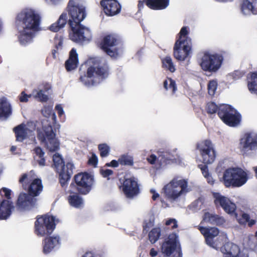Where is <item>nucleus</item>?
I'll use <instances>...</instances> for the list:
<instances>
[{"label":"nucleus","mask_w":257,"mask_h":257,"mask_svg":"<svg viewBox=\"0 0 257 257\" xmlns=\"http://www.w3.org/2000/svg\"><path fill=\"white\" fill-rule=\"evenodd\" d=\"M249 216L246 213H243L241 215V217L240 218L238 219V222L240 224H244L246 222H248V224L249 226H251L255 223V221L254 220H249Z\"/></svg>","instance_id":"nucleus-51"},{"label":"nucleus","mask_w":257,"mask_h":257,"mask_svg":"<svg viewBox=\"0 0 257 257\" xmlns=\"http://www.w3.org/2000/svg\"><path fill=\"white\" fill-rule=\"evenodd\" d=\"M46 3L50 5H57L62 0H44Z\"/></svg>","instance_id":"nucleus-63"},{"label":"nucleus","mask_w":257,"mask_h":257,"mask_svg":"<svg viewBox=\"0 0 257 257\" xmlns=\"http://www.w3.org/2000/svg\"><path fill=\"white\" fill-rule=\"evenodd\" d=\"M188 34V28L186 27H183L181 29L178 34V38L176 42L180 43H191V39L187 36Z\"/></svg>","instance_id":"nucleus-42"},{"label":"nucleus","mask_w":257,"mask_h":257,"mask_svg":"<svg viewBox=\"0 0 257 257\" xmlns=\"http://www.w3.org/2000/svg\"><path fill=\"white\" fill-rule=\"evenodd\" d=\"M122 190L127 198H132L137 196L139 193L137 179L134 177L126 179L123 183Z\"/></svg>","instance_id":"nucleus-21"},{"label":"nucleus","mask_w":257,"mask_h":257,"mask_svg":"<svg viewBox=\"0 0 257 257\" xmlns=\"http://www.w3.org/2000/svg\"><path fill=\"white\" fill-rule=\"evenodd\" d=\"M19 181L23 188L27 189L28 193L34 198L39 195L43 191L42 180L33 171L22 174Z\"/></svg>","instance_id":"nucleus-5"},{"label":"nucleus","mask_w":257,"mask_h":257,"mask_svg":"<svg viewBox=\"0 0 257 257\" xmlns=\"http://www.w3.org/2000/svg\"><path fill=\"white\" fill-rule=\"evenodd\" d=\"M165 224L167 226H171L172 229L176 228L178 227L177 221L174 218H170L166 220Z\"/></svg>","instance_id":"nucleus-56"},{"label":"nucleus","mask_w":257,"mask_h":257,"mask_svg":"<svg viewBox=\"0 0 257 257\" xmlns=\"http://www.w3.org/2000/svg\"><path fill=\"white\" fill-rule=\"evenodd\" d=\"M70 26H76L84 20L86 16L84 7L78 0H70L67 6Z\"/></svg>","instance_id":"nucleus-10"},{"label":"nucleus","mask_w":257,"mask_h":257,"mask_svg":"<svg viewBox=\"0 0 257 257\" xmlns=\"http://www.w3.org/2000/svg\"><path fill=\"white\" fill-rule=\"evenodd\" d=\"M204 164L212 163L216 158V152L212 142L209 140H202L196 146Z\"/></svg>","instance_id":"nucleus-13"},{"label":"nucleus","mask_w":257,"mask_h":257,"mask_svg":"<svg viewBox=\"0 0 257 257\" xmlns=\"http://www.w3.org/2000/svg\"><path fill=\"white\" fill-rule=\"evenodd\" d=\"M241 11L244 15L257 14V0H242Z\"/></svg>","instance_id":"nucleus-28"},{"label":"nucleus","mask_w":257,"mask_h":257,"mask_svg":"<svg viewBox=\"0 0 257 257\" xmlns=\"http://www.w3.org/2000/svg\"><path fill=\"white\" fill-rule=\"evenodd\" d=\"M75 181L78 191L82 194H87L92 188L93 178L87 173H79L75 176Z\"/></svg>","instance_id":"nucleus-16"},{"label":"nucleus","mask_w":257,"mask_h":257,"mask_svg":"<svg viewBox=\"0 0 257 257\" xmlns=\"http://www.w3.org/2000/svg\"><path fill=\"white\" fill-rule=\"evenodd\" d=\"M206 109L209 114H214L218 110L219 117L230 126H236L240 122V114L230 105L222 104L218 107L214 102H209L206 105Z\"/></svg>","instance_id":"nucleus-2"},{"label":"nucleus","mask_w":257,"mask_h":257,"mask_svg":"<svg viewBox=\"0 0 257 257\" xmlns=\"http://www.w3.org/2000/svg\"><path fill=\"white\" fill-rule=\"evenodd\" d=\"M68 201L69 204L75 208H80L84 206L83 198L77 194H73L68 197Z\"/></svg>","instance_id":"nucleus-37"},{"label":"nucleus","mask_w":257,"mask_h":257,"mask_svg":"<svg viewBox=\"0 0 257 257\" xmlns=\"http://www.w3.org/2000/svg\"><path fill=\"white\" fill-rule=\"evenodd\" d=\"M162 63L163 67L166 70L170 71L171 72H174L175 71V65L170 56H166L163 59Z\"/></svg>","instance_id":"nucleus-45"},{"label":"nucleus","mask_w":257,"mask_h":257,"mask_svg":"<svg viewBox=\"0 0 257 257\" xmlns=\"http://www.w3.org/2000/svg\"><path fill=\"white\" fill-rule=\"evenodd\" d=\"M35 131L36 125L33 122L22 123L14 128L16 140L19 142H22L27 139L35 140Z\"/></svg>","instance_id":"nucleus-14"},{"label":"nucleus","mask_w":257,"mask_h":257,"mask_svg":"<svg viewBox=\"0 0 257 257\" xmlns=\"http://www.w3.org/2000/svg\"><path fill=\"white\" fill-rule=\"evenodd\" d=\"M61 244V238L58 235L46 237L43 241V252L45 254H48L54 249L58 248Z\"/></svg>","instance_id":"nucleus-25"},{"label":"nucleus","mask_w":257,"mask_h":257,"mask_svg":"<svg viewBox=\"0 0 257 257\" xmlns=\"http://www.w3.org/2000/svg\"><path fill=\"white\" fill-rule=\"evenodd\" d=\"M52 108H53L52 105H50L45 106L44 107V108L42 109V113L43 115L45 117H46V118L42 120V121L45 119H47L48 120H49L47 118L51 116L52 119L53 120V122L54 123L56 122V114H55V113H54L53 112ZM49 122L50 123V122Z\"/></svg>","instance_id":"nucleus-43"},{"label":"nucleus","mask_w":257,"mask_h":257,"mask_svg":"<svg viewBox=\"0 0 257 257\" xmlns=\"http://www.w3.org/2000/svg\"><path fill=\"white\" fill-rule=\"evenodd\" d=\"M151 193L152 194V199L153 200H156L160 198V195L154 189H151L150 190Z\"/></svg>","instance_id":"nucleus-62"},{"label":"nucleus","mask_w":257,"mask_h":257,"mask_svg":"<svg viewBox=\"0 0 257 257\" xmlns=\"http://www.w3.org/2000/svg\"><path fill=\"white\" fill-rule=\"evenodd\" d=\"M67 20V14L66 13H62L60 15L58 20L49 27V30L54 32H58L65 26Z\"/></svg>","instance_id":"nucleus-36"},{"label":"nucleus","mask_w":257,"mask_h":257,"mask_svg":"<svg viewBox=\"0 0 257 257\" xmlns=\"http://www.w3.org/2000/svg\"><path fill=\"white\" fill-rule=\"evenodd\" d=\"M3 192L4 193V196L7 198L6 200H11L12 190L6 187H3L0 190V193Z\"/></svg>","instance_id":"nucleus-55"},{"label":"nucleus","mask_w":257,"mask_h":257,"mask_svg":"<svg viewBox=\"0 0 257 257\" xmlns=\"http://www.w3.org/2000/svg\"><path fill=\"white\" fill-rule=\"evenodd\" d=\"M249 172L240 168H229L225 170L221 180L226 187H240L248 180Z\"/></svg>","instance_id":"nucleus-4"},{"label":"nucleus","mask_w":257,"mask_h":257,"mask_svg":"<svg viewBox=\"0 0 257 257\" xmlns=\"http://www.w3.org/2000/svg\"><path fill=\"white\" fill-rule=\"evenodd\" d=\"M70 39L79 43H88L92 38V33L90 29L80 24L70 27Z\"/></svg>","instance_id":"nucleus-12"},{"label":"nucleus","mask_w":257,"mask_h":257,"mask_svg":"<svg viewBox=\"0 0 257 257\" xmlns=\"http://www.w3.org/2000/svg\"><path fill=\"white\" fill-rule=\"evenodd\" d=\"M239 146L244 156H247L249 151L257 150V133L249 132L244 134L239 140Z\"/></svg>","instance_id":"nucleus-15"},{"label":"nucleus","mask_w":257,"mask_h":257,"mask_svg":"<svg viewBox=\"0 0 257 257\" xmlns=\"http://www.w3.org/2000/svg\"><path fill=\"white\" fill-rule=\"evenodd\" d=\"M223 62V57L219 54L205 52L200 58L199 64L204 71L216 73L220 68Z\"/></svg>","instance_id":"nucleus-8"},{"label":"nucleus","mask_w":257,"mask_h":257,"mask_svg":"<svg viewBox=\"0 0 257 257\" xmlns=\"http://www.w3.org/2000/svg\"><path fill=\"white\" fill-rule=\"evenodd\" d=\"M81 257H102V254L96 250L86 251Z\"/></svg>","instance_id":"nucleus-53"},{"label":"nucleus","mask_w":257,"mask_h":257,"mask_svg":"<svg viewBox=\"0 0 257 257\" xmlns=\"http://www.w3.org/2000/svg\"><path fill=\"white\" fill-rule=\"evenodd\" d=\"M158 254V251L155 248H152L151 249L150 251V255L152 257H155Z\"/></svg>","instance_id":"nucleus-64"},{"label":"nucleus","mask_w":257,"mask_h":257,"mask_svg":"<svg viewBox=\"0 0 257 257\" xmlns=\"http://www.w3.org/2000/svg\"><path fill=\"white\" fill-rule=\"evenodd\" d=\"M161 235V229L159 227L153 228L149 234L150 241L153 243H155L159 238Z\"/></svg>","instance_id":"nucleus-48"},{"label":"nucleus","mask_w":257,"mask_h":257,"mask_svg":"<svg viewBox=\"0 0 257 257\" xmlns=\"http://www.w3.org/2000/svg\"><path fill=\"white\" fill-rule=\"evenodd\" d=\"M32 96L31 94L28 95L24 91H22L19 95V99L21 102H27L29 100V99Z\"/></svg>","instance_id":"nucleus-57"},{"label":"nucleus","mask_w":257,"mask_h":257,"mask_svg":"<svg viewBox=\"0 0 257 257\" xmlns=\"http://www.w3.org/2000/svg\"><path fill=\"white\" fill-rule=\"evenodd\" d=\"M14 206L12 200H3L0 203V219L8 218L14 209Z\"/></svg>","instance_id":"nucleus-29"},{"label":"nucleus","mask_w":257,"mask_h":257,"mask_svg":"<svg viewBox=\"0 0 257 257\" xmlns=\"http://www.w3.org/2000/svg\"><path fill=\"white\" fill-rule=\"evenodd\" d=\"M86 64V74L81 75L79 78L84 85L87 87L95 85L108 76L109 67L104 59L99 57H90Z\"/></svg>","instance_id":"nucleus-1"},{"label":"nucleus","mask_w":257,"mask_h":257,"mask_svg":"<svg viewBox=\"0 0 257 257\" xmlns=\"http://www.w3.org/2000/svg\"><path fill=\"white\" fill-rule=\"evenodd\" d=\"M36 202V199L30 194L21 192L16 202V209L20 212L29 210L35 205Z\"/></svg>","instance_id":"nucleus-20"},{"label":"nucleus","mask_w":257,"mask_h":257,"mask_svg":"<svg viewBox=\"0 0 257 257\" xmlns=\"http://www.w3.org/2000/svg\"><path fill=\"white\" fill-rule=\"evenodd\" d=\"M203 220L206 222L217 225H221L225 222L223 217L218 216L213 213L206 212L203 217Z\"/></svg>","instance_id":"nucleus-33"},{"label":"nucleus","mask_w":257,"mask_h":257,"mask_svg":"<svg viewBox=\"0 0 257 257\" xmlns=\"http://www.w3.org/2000/svg\"><path fill=\"white\" fill-rule=\"evenodd\" d=\"M55 109L59 116H61L64 114V110L62 106L60 104H58L55 106Z\"/></svg>","instance_id":"nucleus-61"},{"label":"nucleus","mask_w":257,"mask_h":257,"mask_svg":"<svg viewBox=\"0 0 257 257\" xmlns=\"http://www.w3.org/2000/svg\"><path fill=\"white\" fill-rule=\"evenodd\" d=\"M175 158L168 152H158L157 155L152 154L148 158V161L151 164H158L162 165L174 161Z\"/></svg>","instance_id":"nucleus-26"},{"label":"nucleus","mask_w":257,"mask_h":257,"mask_svg":"<svg viewBox=\"0 0 257 257\" xmlns=\"http://www.w3.org/2000/svg\"><path fill=\"white\" fill-rule=\"evenodd\" d=\"M88 163L93 167H96L98 164V158L95 154H92L89 158Z\"/></svg>","instance_id":"nucleus-54"},{"label":"nucleus","mask_w":257,"mask_h":257,"mask_svg":"<svg viewBox=\"0 0 257 257\" xmlns=\"http://www.w3.org/2000/svg\"><path fill=\"white\" fill-rule=\"evenodd\" d=\"M101 174L103 177H108L113 174V171L110 169H102Z\"/></svg>","instance_id":"nucleus-59"},{"label":"nucleus","mask_w":257,"mask_h":257,"mask_svg":"<svg viewBox=\"0 0 257 257\" xmlns=\"http://www.w3.org/2000/svg\"><path fill=\"white\" fill-rule=\"evenodd\" d=\"M117 45V41L116 37L112 35H108L104 38L101 43V48L116 46Z\"/></svg>","instance_id":"nucleus-40"},{"label":"nucleus","mask_w":257,"mask_h":257,"mask_svg":"<svg viewBox=\"0 0 257 257\" xmlns=\"http://www.w3.org/2000/svg\"><path fill=\"white\" fill-rule=\"evenodd\" d=\"M35 33L22 28L19 30L18 38L19 42L22 45H26L32 42Z\"/></svg>","instance_id":"nucleus-30"},{"label":"nucleus","mask_w":257,"mask_h":257,"mask_svg":"<svg viewBox=\"0 0 257 257\" xmlns=\"http://www.w3.org/2000/svg\"><path fill=\"white\" fill-rule=\"evenodd\" d=\"M50 89L51 86L48 83L40 85L38 88L35 89L32 91L31 95L35 99L42 102H45L48 99V95L45 93L48 92Z\"/></svg>","instance_id":"nucleus-27"},{"label":"nucleus","mask_w":257,"mask_h":257,"mask_svg":"<svg viewBox=\"0 0 257 257\" xmlns=\"http://www.w3.org/2000/svg\"><path fill=\"white\" fill-rule=\"evenodd\" d=\"M201 233L205 238L206 243L210 246L217 249L219 246L220 242L218 240H220V236L214 239V238L219 234V230L216 227H199Z\"/></svg>","instance_id":"nucleus-19"},{"label":"nucleus","mask_w":257,"mask_h":257,"mask_svg":"<svg viewBox=\"0 0 257 257\" xmlns=\"http://www.w3.org/2000/svg\"><path fill=\"white\" fill-rule=\"evenodd\" d=\"M202 202L201 200H198L194 201L192 204L191 207H193V210L196 211L201 208Z\"/></svg>","instance_id":"nucleus-58"},{"label":"nucleus","mask_w":257,"mask_h":257,"mask_svg":"<svg viewBox=\"0 0 257 257\" xmlns=\"http://www.w3.org/2000/svg\"><path fill=\"white\" fill-rule=\"evenodd\" d=\"M102 49L110 57L114 58H117L120 55L122 52V49L120 46H112L102 48Z\"/></svg>","instance_id":"nucleus-39"},{"label":"nucleus","mask_w":257,"mask_h":257,"mask_svg":"<svg viewBox=\"0 0 257 257\" xmlns=\"http://www.w3.org/2000/svg\"><path fill=\"white\" fill-rule=\"evenodd\" d=\"M164 87L167 90H170L172 93H175L177 86L175 81L171 78H168L164 82Z\"/></svg>","instance_id":"nucleus-49"},{"label":"nucleus","mask_w":257,"mask_h":257,"mask_svg":"<svg viewBox=\"0 0 257 257\" xmlns=\"http://www.w3.org/2000/svg\"><path fill=\"white\" fill-rule=\"evenodd\" d=\"M78 54L75 48H72L69 52V59L65 62V67L67 71H70L76 68L78 64Z\"/></svg>","instance_id":"nucleus-31"},{"label":"nucleus","mask_w":257,"mask_h":257,"mask_svg":"<svg viewBox=\"0 0 257 257\" xmlns=\"http://www.w3.org/2000/svg\"><path fill=\"white\" fill-rule=\"evenodd\" d=\"M217 87V82L215 80H210L208 84V93L210 95H213Z\"/></svg>","instance_id":"nucleus-52"},{"label":"nucleus","mask_w":257,"mask_h":257,"mask_svg":"<svg viewBox=\"0 0 257 257\" xmlns=\"http://www.w3.org/2000/svg\"><path fill=\"white\" fill-rule=\"evenodd\" d=\"M189 191L187 180L177 177L164 186L162 193L167 199L174 202L178 201Z\"/></svg>","instance_id":"nucleus-3"},{"label":"nucleus","mask_w":257,"mask_h":257,"mask_svg":"<svg viewBox=\"0 0 257 257\" xmlns=\"http://www.w3.org/2000/svg\"><path fill=\"white\" fill-rule=\"evenodd\" d=\"M56 219L53 216L45 215L38 217L35 222L34 232L39 237L50 234L55 227Z\"/></svg>","instance_id":"nucleus-9"},{"label":"nucleus","mask_w":257,"mask_h":257,"mask_svg":"<svg viewBox=\"0 0 257 257\" xmlns=\"http://www.w3.org/2000/svg\"><path fill=\"white\" fill-rule=\"evenodd\" d=\"M173 50L174 58L178 61H184L191 57L192 43L176 42Z\"/></svg>","instance_id":"nucleus-18"},{"label":"nucleus","mask_w":257,"mask_h":257,"mask_svg":"<svg viewBox=\"0 0 257 257\" xmlns=\"http://www.w3.org/2000/svg\"><path fill=\"white\" fill-rule=\"evenodd\" d=\"M100 4L104 13L108 16H114L120 12L121 6L116 0H102Z\"/></svg>","instance_id":"nucleus-23"},{"label":"nucleus","mask_w":257,"mask_h":257,"mask_svg":"<svg viewBox=\"0 0 257 257\" xmlns=\"http://www.w3.org/2000/svg\"><path fill=\"white\" fill-rule=\"evenodd\" d=\"M119 162L121 165L132 166L134 165V158L128 154H124L119 157Z\"/></svg>","instance_id":"nucleus-44"},{"label":"nucleus","mask_w":257,"mask_h":257,"mask_svg":"<svg viewBox=\"0 0 257 257\" xmlns=\"http://www.w3.org/2000/svg\"><path fill=\"white\" fill-rule=\"evenodd\" d=\"M100 155L101 157H106L108 156L110 151V148L107 144H100L98 146Z\"/></svg>","instance_id":"nucleus-50"},{"label":"nucleus","mask_w":257,"mask_h":257,"mask_svg":"<svg viewBox=\"0 0 257 257\" xmlns=\"http://www.w3.org/2000/svg\"><path fill=\"white\" fill-rule=\"evenodd\" d=\"M247 87L251 94L257 95V72L250 73L248 75Z\"/></svg>","instance_id":"nucleus-34"},{"label":"nucleus","mask_w":257,"mask_h":257,"mask_svg":"<svg viewBox=\"0 0 257 257\" xmlns=\"http://www.w3.org/2000/svg\"><path fill=\"white\" fill-rule=\"evenodd\" d=\"M213 197L214 203L217 207H220L226 213L229 214H234L237 217V215L235 213L236 206L234 202L219 193H213Z\"/></svg>","instance_id":"nucleus-17"},{"label":"nucleus","mask_w":257,"mask_h":257,"mask_svg":"<svg viewBox=\"0 0 257 257\" xmlns=\"http://www.w3.org/2000/svg\"><path fill=\"white\" fill-rule=\"evenodd\" d=\"M155 216L152 212L147 213L144 218L143 227L144 229L148 231L154 225Z\"/></svg>","instance_id":"nucleus-41"},{"label":"nucleus","mask_w":257,"mask_h":257,"mask_svg":"<svg viewBox=\"0 0 257 257\" xmlns=\"http://www.w3.org/2000/svg\"><path fill=\"white\" fill-rule=\"evenodd\" d=\"M199 168L202 171V173L204 177L206 178L208 184L212 185L215 183V180L212 178L208 172L207 167L206 165H200Z\"/></svg>","instance_id":"nucleus-47"},{"label":"nucleus","mask_w":257,"mask_h":257,"mask_svg":"<svg viewBox=\"0 0 257 257\" xmlns=\"http://www.w3.org/2000/svg\"><path fill=\"white\" fill-rule=\"evenodd\" d=\"M178 235L176 233L170 234L161 246L162 252L167 256L172 253L177 245Z\"/></svg>","instance_id":"nucleus-24"},{"label":"nucleus","mask_w":257,"mask_h":257,"mask_svg":"<svg viewBox=\"0 0 257 257\" xmlns=\"http://www.w3.org/2000/svg\"><path fill=\"white\" fill-rule=\"evenodd\" d=\"M220 250L223 257H248L247 254L240 251L238 245L232 242L225 243Z\"/></svg>","instance_id":"nucleus-22"},{"label":"nucleus","mask_w":257,"mask_h":257,"mask_svg":"<svg viewBox=\"0 0 257 257\" xmlns=\"http://www.w3.org/2000/svg\"><path fill=\"white\" fill-rule=\"evenodd\" d=\"M119 158L118 160H113L110 163H107L106 166L108 167H117L119 165Z\"/></svg>","instance_id":"nucleus-60"},{"label":"nucleus","mask_w":257,"mask_h":257,"mask_svg":"<svg viewBox=\"0 0 257 257\" xmlns=\"http://www.w3.org/2000/svg\"><path fill=\"white\" fill-rule=\"evenodd\" d=\"M12 113L10 103L5 97L0 98V118L6 119Z\"/></svg>","instance_id":"nucleus-32"},{"label":"nucleus","mask_w":257,"mask_h":257,"mask_svg":"<svg viewBox=\"0 0 257 257\" xmlns=\"http://www.w3.org/2000/svg\"><path fill=\"white\" fill-rule=\"evenodd\" d=\"M38 138L51 152L56 151L59 148V142L47 119L42 121V129L38 130Z\"/></svg>","instance_id":"nucleus-6"},{"label":"nucleus","mask_w":257,"mask_h":257,"mask_svg":"<svg viewBox=\"0 0 257 257\" xmlns=\"http://www.w3.org/2000/svg\"><path fill=\"white\" fill-rule=\"evenodd\" d=\"M53 159L54 164L59 174L60 183L62 187H64L73 173L74 165L72 163H68L66 166L64 165L63 159L59 154H54Z\"/></svg>","instance_id":"nucleus-11"},{"label":"nucleus","mask_w":257,"mask_h":257,"mask_svg":"<svg viewBox=\"0 0 257 257\" xmlns=\"http://www.w3.org/2000/svg\"><path fill=\"white\" fill-rule=\"evenodd\" d=\"M35 155L34 159L38 164L39 166L44 167L46 165L45 159L44 157L45 153L43 150L39 147H36L34 149Z\"/></svg>","instance_id":"nucleus-38"},{"label":"nucleus","mask_w":257,"mask_h":257,"mask_svg":"<svg viewBox=\"0 0 257 257\" xmlns=\"http://www.w3.org/2000/svg\"><path fill=\"white\" fill-rule=\"evenodd\" d=\"M63 44V39L61 36L57 35L54 38V44L56 49L52 50V55L54 58H57V51L61 49Z\"/></svg>","instance_id":"nucleus-46"},{"label":"nucleus","mask_w":257,"mask_h":257,"mask_svg":"<svg viewBox=\"0 0 257 257\" xmlns=\"http://www.w3.org/2000/svg\"><path fill=\"white\" fill-rule=\"evenodd\" d=\"M147 6L154 10H163L169 5V0H145Z\"/></svg>","instance_id":"nucleus-35"},{"label":"nucleus","mask_w":257,"mask_h":257,"mask_svg":"<svg viewBox=\"0 0 257 257\" xmlns=\"http://www.w3.org/2000/svg\"><path fill=\"white\" fill-rule=\"evenodd\" d=\"M17 21L22 23L23 28L36 33L40 30L41 18L34 10L25 9L17 16Z\"/></svg>","instance_id":"nucleus-7"}]
</instances>
